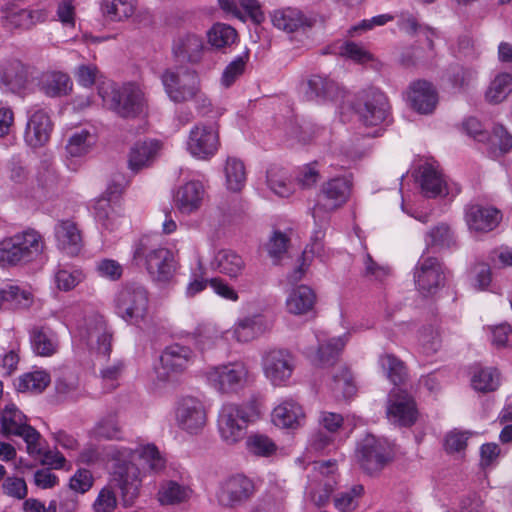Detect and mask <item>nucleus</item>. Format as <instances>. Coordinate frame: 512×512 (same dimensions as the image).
<instances>
[{"mask_svg": "<svg viewBox=\"0 0 512 512\" xmlns=\"http://www.w3.org/2000/svg\"><path fill=\"white\" fill-rule=\"evenodd\" d=\"M364 488L357 484L350 489L338 493L334 498V506L341 512L354 510L358 505V498L362 496Z\"/></svg>", "mask_w": 512, "mask_h": 512, "instance_id": "obj_57", "label": "nucleus"}, {"mask_svg": "<svg viewBox=\"0 0 512 512\" xmlns=\"http://www.w3.org/2000/svg\"><path fill=\"white\" fill-rule=\"evenodd\" d=\"M120 454L123 457L141 460L143 468L153 474H160L166 468L165 457L151 443L138 445L134 449L123 448Z\"/></svg>", "mask_w": 512, "mask_h": 512, "instance_id": "obj_28", "label": "nucleus"}, {"mask_svg": "<svg viewBox=\"0 0 512 512\" xmlns=\"http://www.w3.org/2000/svg\"><path fill=\"white\" fill-rule=\"evenodd\" d=\"M477 71L471 67L453 66L448 73V79L452 86L458 90H465L474 83Z\"/></svg>", "mask_w": 512, "mask_h": 512, "instance_id": "obj_55", "label": "nucleus"}, {"mask_svg": "<svg viewBox=\"0 0 512 512\" xmlns=\"http://www.w3.org/2000/svg\"><path fill=\"white\" fill-rule=\"evenodd\" d=\"M95 271L101 278L117 281L122 277L123 267L114 259L103 258L95 263Z\"/></svg>", "mask_w": 512, "mask_h": 512, "instance_id": "obj_62", "label": "nucleus"}, {"mask_svg": "<svg viewBox=\"0 0 512 512\" xmlns=\"http://www.w3.org/2000/svg\"><path fill=\"white\" fill-rule=\"evenodd\" d=\"M353 109L365 126H377L387 119L390 106L384 93L370 88L357 94Z\"/></svg>", "mask_w": 512, "mask_h": 512, "instance_id": "obj_8", "label": "nucleus"}, {"mask_svg": "<svg viewBox=\"0 0 512 512\" xmlns=\"http://www.w3.org/2000/svg\"><path fill=\"white\" fill-rule=\"evenodd\" d=\"M386 413L388 420L400 427L412 426L418 417L415 400L399 387L393 388L389 393Z\"/></svg>", "mask_w": 512, "mask_h": 512, "instance_id": "obj_15", "label": "nucleus"}, {"mask_svg": "<svg viewBox=\"0 0 512 512\" xmlns=\"http://www.w3.org/2000/svg\"><path fill=\"white\" fill-rule=\"evenodd\" d=\"M99 96L110 110L124 118H134L146 109L145 94L134 83L117 87L112 81H102Z\"/></svg>", "mask_w": 512, "mask_h": 512, "instance_id": "obj_2", "label": "nucleus"}, {"mask_svg": "<svg viewBox=\"0 0 512 512\" xmlns=\"http://www.w3.org/2000/svg\"><path fill=\"white\" fill-rule=\"evenodd\" d=\"M58 247L69 255H76L82 247V236L77 225L70 220L59 221L55 226Z\"/></svg>", "mask_w": 512, "mask_h": 512, "instance_id": "obj_30", "label": "nucleus"}, {"mask_svg": "<svg viewBox=\"0 0 512 512\" xmlns=\"http://www.w3.org/2000/svg\"><path fill=\"white\" fill-rule=\"evenodd\" d=\"M407 97L411 107L420 114L432 113L438 103L435 87L426 80L411 83Z\"/></svg>", "mask_w": 512, "mask_h": 512, "instance_id": "obj_24", "label": "nucleus"}, {"mask_svg": "<svg viewBox=\"0 0 512 512\" xmlns=\"http://www.w3.org/2000/svg\"><path fill=\"white\" fill-rule=\"evenodd\" d=\"M73 83L70 77L62 72H53L46 76L43 89L48 96H62L72 90Z\"/></svg>", "mask_w": 512, "mask_h": 512, "instance_id": "obj_48", "label": "nucleus"}, {"mask_svg": "<svg viewBox=\"0 0 512 512\" xmlns=\"http://www.w3.org/2000/svg\"><path fill=\"white\" fill-rule=\"evenodd\" d=\"M235 410L243 416V418L248 422H254L260 418L262 414V404L260 400L256 397H252L247 401L237 404V403H229Z\"/></svg>", "mask_w": 512, "mask_h": 512, "instance_id": "obj_63", "label": "nucleus"}, {"mask_svg": "<svg viewBox=\"0 0 512 512\" xmlns=\"http://www.w3.org/2000/svg\"><path fill=\"white\" fill-rule=\"evenodd\" d=\"M352 181L348 176H339L329 179L321 186L318 201L312 209L315 221L323 220L330 211L344 205L351 193Z\"/></svg>", "mask_w": 512, "mask_h": 512, "instance_id": "obj_7", "label": "nucleus"}, {"mask_svg": "<svg viewBox=\"0 0 512 512\" xmlns=\"http://www.w3.org/2000/svg\"><path fill=\"white\" fill-rule=\"evenodd\" d=\"M265 328V321L261 315L247 316L235 323L233 337L240 343H247L260 336Z\"/></svg>", "mask_w": 512, "mask_h": 512, "instance_id": "obj_37", "label": "nucleus"}, {"mask_svg": "<svg viewBox=\"0 0 512 512\" xmlns=\"http://www.w3.org/2000/svg\"><path fill=\"white\" fill-rule=\"evenodd\" d=\"M26 79L25 68L18 61L10 63L2 73V82L12 91L22 88Z\"/></svg>", "mask_w": 512, "mask_h": 512, "instance_id": "obj_54", "label": "nucleus"}, {"mask_svg": "<svg viewBox=\"0 0 512 512\" xmlns=\"http://www.w3.org/2000/svg\"><path fill=\"white\" fill-rule=\"evenodd\" d=\"M96 143V135L88 128H77L67 136L65 150L69 157H83Z\"/></svg>", "mask_w": 512, "mask_h": 512, "instance_id": "obj_33", "label": "nucleus"}, {"mask_svg": "<svg viewBox=\"0 0 512 512\" xmlns=\"http://www.w3.org/2000/svg\"><path fill=\"white\" fill-rule=\"evenodd\" d=\"M379 364L387 378L398 386L404 383L407 372L404 363L393 354H384L379 358Z\"/></svg>", "mask_w": 512, "mask_h": 512, "instance_id": "obj_45", "label": "nucleus"}, {"mask_svg": "<svg viewBox=\"0 0 512 512\" xmlns=\"http://www.w3.org/2000/svg\"><path fill=\"white\" fill-rule=\"evenodd\" d=\"M172 51L179 61L196 64L202 59L205 46L199 35L186 33L174 40Z\"/></svg>", "mask_w": 512, "mask_h": 512, "instance_id": "obj_29", "label": "nucleus"}, {"mask_svg": "<svg viewBox=\"0 0 512 512\" xmlns=\"http://www.w3.org/2000/svg\"><path fill=\"white\" fill-rule=\"evenodd\" d=\"M114 302L119 317L128 323L138 324L148 311V292L139 283H127L116 293Z\"/></svg>", "mask_w": 512, "mask_h": 512, "instance_id": "obj_6", "label": "nucleus"}, {"mask_svg": "<svg viewBox=\"0 0 512 512\" xmlns=\"http://www.w3.org/2000/svg\"><path fill=\"white\" fill-rule=\"evenodd\" d=\"M512 92V75L498 74L490 83L485 93V99L491 104H498L505 100Z\"/></svg>", "mask_w": 512, "mask_h": 512, "instance_id": "obj_42", "label": "nucleus"}, {"mask_svg": "<svg viewBox=\"0 0 512 512\" xmlns=\"http://www.w3.org/2000/svg\"><path fill=\"white\" fill-rule=\"evenodd\" d=\"M133 260L137 263L143 261L148 273L158 282H168L177 269L173 253L148 235L142 236L135 244Z\"/></svg>", "mask_w": 512, "mask_h": 512, "instance_id": "obj_1", "label": "nucleus"}, {"mask_svg": "<svg viewBox=\"0 0 512 512\" xmlns=\"http://www.w3.org/2000/svg\"><path fill=\"white\" fill-rule=\"evenodd\" d=\"M176 422L180 429L196 435L207 423V411L201 400L196 397H183L176 407Z\"/></svg>", "mask_w": 512, "mask_h": 512, "instance_id": "obj_16", "label": "nucleus"}, {"mask_svg": "<svg viewBox=\"0 0 512 512\" xmlns=\"http://www.w3.org/2000/svg\"><path fill=\"white\" fill-rule=\"evenodd\" d=\"M271 21L274 27L279 30L291 33L301 27L308 25V19L298 8L286 7L276 9L271 14Z\"/></svg>", "mask_w": 512, "mask_h": 512, "instance_id": "obj_34", "label": "nucleus"}, {"mask_svg": "<svg viewBox=\"0 0 512 512\" xmlns=\"http://www.w3.org/2000/svg\"><path fill=\"white\" fill-rule=\"evenodd\" d=\"M50 381V375L45 371L26 373L18 379L17 390L19 392L41 393Z\"/></svg>", "mask_w": 512, "mask_h": 512, "instance_id": "obj_46", "label": "nucleus"}, {"mask_svg": "<svg viewBox=\"0 0 512 512\" xmlns=\"http://www.w3.org/2000/svg\"><path fill=\"white\" fill-rule=\"evenodd\" d=\"M102 10L110 19L120 21L133 14L134 5L132 0H104Z\"/></svg>", "mask_w": 512, "mask_h": 512, "instance_id": "obj_52", "label": "nucleus"}, {"mask_svg": "<svg viewBox=\"0 0 512 512\" xmlns=\"http://www.w3.org/2000/svg\"><path fill=\"white\" fill-rule=\"evenodd\" d=\"M92 507L94 512H113L117 507V498L112 488H102Z\"/></svg>", "mask_w": 512, "mask_h": 512, "instance_id": "obj_64", "label": "nucleus"}, {"mask_svg": "<svg viewBox=\"0 0 512 512\" xmlns=\"http://www.w3.org/2000/svg\"><path fill=\"white\" fill-rule=\"evenodd\" d=\"M236 30L227 24L216 23L207 32L208 43L215 49L224 50L237 40Z\"/></svg>", "mask_w": 512, "mask_h": 512, "instance_id": "obj_39", "label": "nucleus"}, {"mask_svg": "<svg viewBox=\"0 0 512 512\" xmlns=\"http://www.w3.org/2000/svg\"><path fill=\"white\" fill-rule=\"evenodd\" d=\"M0 22L9 31L29 30L45 21L47 14L42 9H28L23 0H11L0 8Z\"/></svg>", "mask_w": 512, "mask_h": 512, "instance_id": "obj_14", "label": "nucleus"}, {"mask_svg": "<svg viewBox=\"0 0 512 512\" xmlns=\"http://www.w3.org/2000/svg\"><path fill=\"white\" fill-rule=\"evenodd\" d=\"M464 219L471 233L485 234L500 224L502 213L493 206L473 203L466 206Z\"/></svg>", "mask_w": 512, "mask_h": 512, "instance_id": "obj_22", "label": "nucleus"}, {"mask_svg": "<svg viewBox=\"0 0 512 512\" xmlns=\"http://www.w3.org/2000/svg\"><path fill=\"white\" fill-rule=\"evenodd\" d=\"M471 385L479 392L495 391L500 385V374L497 369L492 367L480 368L474 372Z\"/></svg>", "mask_w": 512, "mask_h": 512, "instance_id": "obj_44", "label": "nucleus"}, {"mask_svg": "<svg viewBox=\"0 0 512 512\" xmlns=\"http://www.w3.org/2000/svg\"><path fill=\"white\" fill-rule=\"evenodd\" d=\"M289 238L285 233L274 231L265 245L269 257L276 264L287 252Z\"/></svg>", "mask_w": 512, "mask_h": 512, "instance_id": "obj_58", "label": "nucleus"}, {"mask_svg": "<svg viewBox=\"0 0 512 512\" xmlns=\"http://www.w3.org/2000/svg\"><path fill=\"white\" fill-rule=\"evenodd\" d=\"M1 433L6 436L21 437L29 455L41 453L40 433L28 424V419L15 404H7L0 413Z\"/></svg>", "mask_w": 512, "mask_h": 512, "instance_id": "obj_5", "label": "nucleus"}, {"mask_svg": "<svg viewBox=\"0 0 512 512\" xmlns=\"http://www.w3.org/2000/svg\"><path fill=\"white\" fill-rule=\"evenodd\" d=\"M210 267L230 278H237L245 269V261L241 255L231 249H220L215 253Z\"/></svg>", "mask_w": 512, "mask_h": 512, "instance_id": "obj_32", "label": "nucleus"}, {"mask_svg": "<svg viewBox=\"0 0 512 512\" xmlns=\"http://www.w3.org/2000/svg\"><path fill=\"white\" fill-rule=\"evenodd\" d=\"M206 379L211 387L224 395L236 394L251 380V373L243 361H233L208 368Z\"/></svg>", "mask_w": 512, "mask_h": 512, "instance_id": "obj_4", "label": "nucleus"}, {"mask_svg": "<svg viewBox=\"0 0 512 512\" xmlns=\"http://www.w3.org/2000/svg\"><path fill=\"white\" fill-rule=\"evenodd\" d=\"M248 54L238 56L230 62L224 69L221 77V84L230 87L245 71Z\"/></svg>", "mask_w": 512, "mask_h": 512, "instance_id": "obj_60", "label": "nucleus"}, {"mask_svg": "<svg viewBox=\"0 0 512 512\" xmlns=\"http://www.w3.org/2000/svg\"><path fill=\"white\" fill-rule=\"evenodd\" d=\"M44 249L42 236L26 230L0 241V266L9 267L35 260Z\"/></svg>", "mask_w": 512, "mask_h": 512, "instance_id": "obj_3", "label": "nucleus"}, {"mask_svg": "<svg viewBox=\"0 0 512 512\" xmlns=\"http://www.w3.org/2000/svg\"><path fill=\"white\" fill-rule=\"evenodd\" d=\"M94 215L96 220L108 230L115 227L116 218L111 206V202L106 197H100L94 204Z\"/></svg>", "mask_w": 512, "mask_h": 512, "instance_id": "obj_59", "label": "nucleus"}, {"mask_svg": "<svg viewBox=\"0 0 512 512\" xmlns=\"http://www.w3.org/2000/svg\"><path fill=\"white\" fill-rule=\"evenodd\" d=\"M194 494L192 487L176 480H164L159 486L157 500L161 505H181L190 501Z\"/></svg>", "mask_w": 512, "mask_h": 512, "instance_id": "obj_31", "label": "nucleus"}, {"mask_svg": "<svg viewBox=\"0 0 512 512\" xmlns=\"http://www.w3.org/2000/svg\"><path fill=\"white\" fill-rule=\"evenodd\" d=\"M194 358L195 354L188 346L178 343L167 346L160 356L158 378L166 381L184 372L194 362Z\"/></svg>", "mask_w": 512, "mask_h": 512, "instance_id": "obj_21", "label": "nucleus"}, {"mask_svg": "<svg viewBox=\"0 0 512 512\" xmlns=\"http://www.w3.org/2000/svg\"><path fill=\"white\" fill-rule=\"evenodd\" d=\"M253 493V482L246 476L238 474L219 483L216 498L221 506L235 508L246 502Z\"/></svg>", "mask_w": 512, "mask_h": 512, "instance_id": "obj_18", "label": "nucleus"}, {"mask_svg": "<svg viewBox=\"0 0 512 512\" xmlns=\"http://www.w3.org/2000/svg\"><path fill=\"white\" fill-rule=\"evenodd\" d=\"M205 194L204 185L200 181H189L178 189L175 206L180 213L190 215L201 208Z\"/></svg>", "mask_w": 512, "mask_h": 512, "instance_id": "obj_27", "label": "nucleus"}, {"mask_svg": "<svg viewBox=\"0 0 512 512\" xmlns=\"http://www.w3.org/2000/svg\"><path fill=\"white\" fill-rule=\"evenodd\" d=\"M31 345L33 351L40 356H51L57 350V339L50 330L35 328L31 332Z\"/></svg>", "mask_w": 512, "mask_h": 512, "instance_id": "obj_41", "label": "nucleus"}, {"mask_svg": "<svg viewBox=\"0 0 512 512\" xmlns=\"http://www.w3.org/2000/svg\"><path fill=\"white\" fill-rule=\"evenodd\" d=\"M121 452L122 450L118 451L111 475L112 481L121 490L123 504L129 507L139 494L141 472L133 463L134 459L121 456Z\"/></svg>", "mask_w": 512, "mask_h": 512, "instance_id": "obj_11", "label": "nucleus"}, {"mask_svg": "<svg viewBox=\"0 0 512 512\" xmlns=\"http://www.w3.org/2000/svg\"><path fill=\"white\" fill-rule=\"evenodd\" d=\"M262 366L265 377L272 385L283 386L294 371V357L286 350L273 349L264 354Z\"/></svg>", "mask_w": 512, "mask_h": 512, "instance_id": "obj_19", "label": "nucleus"}, {"mask_svg": "<svg viewBox=\"0 0 512 512\" xmlns=\"http://www.w3.org/2000/svg\"><path fill=\"white\" fill-rule=\"evenodd\" d=\"M249 423L229 403L221 406L217 417V430L222 442L236 445L245 439Z\"/></svg>", "mask_w": 512, "mask_h": 512, "instance_id": "obj_20", "label": "nucleus"}, {"mask_svg": "<svg viewBox=\"0 0 512 512\" xmlns=\"http://www.w3.org/2000/svg\"><path fill=\"white\" fill-rule=\"evenodd\" d=\"M93 433L98 438L119 439L121 430L114 415L101 419L94 427Z\"/></svg>", "mask_w": 512, "mask_h": 512, "instance_id": "obj_61", "label": "nucleus"}, {"mask_svg": "<svg viewBox=\"0 0 512 512\" xmlns=\"http://www.w3.org/2000/svg\"><path fill=\"white\" fill-rule=\"evenodd\" d=\"M267 185L276 195L288 197L292 187L283 169L272 167L267 171Z\"/></svg>", "mask_w": 512, "mask_h": 512, "instance_id": "obj_51", "label": "nucleus"}, {"mask_svg": "<svg viewBox=\"0 0 512 512\" xmlns=\"http://www.w3.org/2000/svg\"><path fill=\"white\" fill-rule=\"evenodd\" d=\"M161 80L168 97L175 103L191 101L200 87L197 72L188 68L166 70Z\"/></svg>", "mask_w": 512, "mask_h": 512, "instance_id": "obj_9", "label": "nucleus"}, {"mask_svg": "<svg viewBox=\"0 0 512 512\" xmlns=\"http://www.w3.org/2000/svg\"><path fill=\"white\" fill-rule=\"evenodd\" d=\"M52 122L47 112L40 108H33L28 111L24 139L27 145L32 148L44 146L50 139Z\"/></svg>", "mask_w": 512, "mask_h": 512, "instance_id": "obj_23", "label": "nucleus"}, {"mask_svg": "<svg viewBox=\"0 0 512 512\" xmlns=\"http://www.w3.org/2000/svg\"><path fill=\"white\" fill-rule=\"evenodd\" d=\"M81 338L87 345L103 356L109 355L111 351L112 335L108 330L107 324L102 317H93L86 323L85 330L81 333Z\"/></svg>", "mask_w": 512, "mask_h": 512, "instance_id": "obj_25", "label": "nucleus"}, {"mask_svg": "<svg viewBox=\"0 0 512 512\" xmlns=\"http://www.w3.org/2000/svg\"><path fill=\"white\" fill-rule=\"evenodd\" d=\"M445 280V268L439 259L425 255L419 258L414 268V282L421 295H435L444 287Z\"/></svg>", "mask_w": 512, "mask_h": 512, "instance_id": "obj_12", "label": "nucleus"}, {"mask_svg": "<svg viewBox=\"0 0 512 512\" xmlns=\"http://www.w3.org/2000/svg\"><path fill=\"white\" fill-rule=\"evenodd\" d=\"M331 389L335 394V397L350 398L356 392V387L353 383L350 371L341 366L337 368L332 376Z\"/></svg>", "mask_w": 512, "mask_h": 512, "instance_id": "obj_47", "label": "nucleus"}, {"mask_svg": "<svg viewBox=\"0 0 512 512\" xmlns=\"http://www.w3.org/2000/svg\"><path fill=\"white\" fill-rule=\"evenodd\" d=\"M315 303V294L306 285L294 288L286 299L287 311L294 315H303L309 312Z\"/></svg>", "mask_w": 512, "mask_h": 512, "instance_id": "obj_38", "label": "nucleus"}, {"mask_svg": "<svg viewBox=\"0 0 512 512\" xmlns=\"http://www.w3.org/2000/svg\"><path fill=\"white\" fill-rule=\"evenodd\" d=\"M74 76L77 83L83 87L90 88L97 84L98 91L100 82L110 81L101 74L98 67L94 64L79 65L74 72Z\"/></svg>", "mask_w": 512, "mask_h": 512, "instance_id": "obj_49", "label": "nucleus"}, {"mask_svg": "<svg viewBox=\"0 0 512 512\" xmlns=\"http://www.w3.org/2000/svg\"><path fill=\"white\" fill-rule=\"evenodd\" d=\"M419 183L425 197L436 198L460 193L457 184L450 186L445 180L437 162H425L419 167Z\"/></svg>", "mask_w": 512, "mask_h": 512, "instance_id": "obj_17", "label": "nucleus"}, {"mask_svg": "<svg viewBox=\"0 0 512 512\" xmlns=\"http://www.w3.org/2000/svg\"><path fill=\"white\" fill-rule=\"evenodd\" d=\"M425 242L428 247H450L454 244V235L447 224L441 223L426 234Z\"/></svg>", "mask_w": 512, "mask_h": 512, "instance_id": "obj_53", "label": "nucleus"}, {"mask_svg": "<svg viewBox=\"0 0 512 512\" xmlns=\"http://www.w3.org/2000/svg\"><path fill=\"white\" fill-rule=\"evenodd\" d=\"M272 422L281 428L297 429L304 425L303 407L293 398H285L273 409Z\"/></svg>", "mask_w": 512, "mask_h": 512, "instance_id": "obj_26", "label": "nucleus"}, {"mask_svg": "<svg viewBox=\"0 0 512 512\" xmlns=\"http://www.w3.org/2000/svg\"><path fill=\"white\" fill-rule=\"evenodd\" d=\"M226 184L229 190L240 191L246 182V170L244 163L234 157H229L225 164Z\"/></svg>", "mask_w": 512, "mask_h": 512, "instance_id": "obj_43", "label": "nucleus"}, {"mask_svg": "<svg viewBox=\"0 0 512 512\" xmlns=\"http://www.w3.org/2000/svg\"><path fill=\"white\" fill-rule=\"evenodd\" d=\"M306 95L309 99L321 98L336 101L342 97V90L333 80L314 75L307 82Z\"/></svg>", "mask_w": 512, "mask_h": 512, "instance_id": "obj_35", "label": "nucleus"}, {"mask_svg": "<svg viewBox=\"0 0 512 512\" xmlns=\"http://www.w3.org/2000/svg\"><path fill=\"white\" fill-rule=\"evenodd\" d=\"M247 450L256 456L269 457L275 453L277 446L268 436L252 434L246 440Z\"/></svg>", "mask_w": 512, "mask_h": 512, "instance_id": "obj_50", "label": "nucleus"}, {"mask_svg": "<svg viewBox=\"0 0 512 512\" xmlns=\"http://www.w3.org/2000/svg\"><path fill=\"white\" fill-rule=\"evenodd\" d=\"M357 460L361 468L368 474L379 472L391 461L393 451L390 444L373 435H367L358 444Z\"/></svg>", "mask_w": 512, "mask_h": 512, "instance_id": "obj_13", "label": "nucleus"}, {"mask_svg": "<svg viewBox=\"0 0 512 512\" xmlns=\"http://www.w3.org/2000/svg\"><path fill=\"white\" fill-rule=\"evenodd\" d=\"M160 143L156 140H148L140 143H136L129 154L128 165L133 172L147 167L155 158Z\"/></svg>", "mask_w": 512, "mask_h": 512, "instance_id": "obj_36", "label": "nucleus"}, {"mask_svg": "<svg viewBox=\"0 0 512 512\" xmlns=\"http://www.w3.org/2000/svg\"><path fill=\"white\" fill-rule=\"evenodd\" d=\"M220 147L219 128L216 123H197L189 131L186 148L198 160H209Z\"/></svg>", "mask_w": 512, "mask_h": 512, "instance_id": "obj_10", "label": "nucleus"}, {"mask_svg": "<svg viewBox=\"0 0 512 512\" xmlns=\"http://www.w3.org/2000/svg\"><path fill=\"white\" fill-rule=\"evenodd\" d=\"M31 301V293L21 290L18 286L9 285L0 288V308L6 302H10L17 307L26 308L31 304Z\"/></svg>", "mask_w": 512, "mask_h": 512, "instance_id": "obj_56", "label": "nucleus"}, {"mask_svg": "<svg viewBox=\"0 0 512 512\" xmlns=\"http://www.w3.org/2000/svg\"><path fill=\"white\" fill-rule=\"evenodd\" d=\"M346 342L347 337L344 335L332 338L320 344L317 352L316 363L321 367L333 365L337 361L339 354L346 345Z\"/></svg>", "mask_w": 512, "mask_h": 512, "instance_id": "obj_40", "label": "nucleus"}]
</instances>
